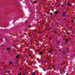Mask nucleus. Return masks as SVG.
<instances>
[{
  "label": "nucleus",
  "mask_w": 75,
  "mask_h": 75,
  "mask_svg": "<svg viewBox=\"0 0 75 75\" xmlns=\"http://www.w3.org/2000/svg\"><path fill=\"white\" fill-rule=\"evenodd\" d=\"M11 47H12V46H11Z\"/></svg>",
  "instance_id": "29"
},
{
  "label": "nucleus",
  "mask_w": 75,
  "mask_h": 75,
  "mask_svg": "<svg viewBox=\"0 0 75 75\" xmlns=\"http://www.w3.org/2000/svg\"><path fill=\"white\" fill-rule=\"evenodd\" d=\"M47 68L48 69H50L51 68V67H47Z\"/></svg>",
  "instance_id": "10"
},
{
  "label": "nucleus",
  "mask_w": 75,
  "mask_h": 75,
  "mask_svg": "<svg viewBox=\"0 0 75 75\" xmlns=\"http://www.w3.org/2000/svg\"><path fill=\"white\" fill-rule=\"evenodd\" d=\"M67 50H69V48H67Z\"/></svg>",
  "instance_id": "24"
},
{
  "label": "nucleus",
  "mask_w": 75,
  "mask_h": 75,
  "mask_svg": "<svg viewBox=\"0 0 75 75\" xmlns=\"http://www.w3.org/2000/svg\"><path fill=\"white\" fill-rule=\"evenodd\" d=\"M32 75H35V73L34 72L33 73H32Z\"/></svg>",
  "instance_id": "8"
},
{
  "label": "nucleus",
  "mask_w": 75,
  "mask_h": 75,
  "mask_svg": "<svg viewBox=\"0 0 75 75\" xmlns=\"http://www.w3.org/2000/svg\"><path fill=\"white\" fill-rule=\"evenodd\" d=\"M27 62V63H28H28H29V64H30V62Z\"/></svg>",
  "instance_id": "18"
},
{
  "label": "nucleus",
  "mask_w": 75,
  "mask_h": 75,
  "mask_svg": "<svg viewBox=\"0 0 75 75\" xmlns=\"http://www.w3.org/2000/svg\"><path fill=\"white\" fill-rule=\"evenodd\" d=\"M39 54H40V55H41V54L42 55V52H40Z\"/></svg>",
  "instance_id": "3"
},
{
  "label": "nucleus",
  "mask_w": 75,
  "mask_h": 75,
  "mask_svg": "<svg viewBox=\"0 0 75 75\" xmlns=\"http://www.w3.org/2000/svg\"><path fill=\"white\" fill-rule=\"evenodd\" d=\"M49 53H51V50L49 51Z\"/></svg>",
  "instance_id": "14"
},
{
  "label": "nucleus",
  "mask_w": 75,
  "mask_h": 75,
  "mask_svg": "<svg viewBox=\"0 0 75 75\" xmlns=\"http://www.w3.org/2000/svg\"><path fill=\"white\" fill-rule=\"evenodd\" d=\"M39 33H41V32H39Z\"/></svg>",
  "instance_id": "25"
},
{
  "label": "nucleus",
  "mask_w": 75,
  "mask_h": 75,
  "mask_svg": "<svg viewBox=\"0 0 75 75\" xmlns=\"http://www.w3.org/2000/svg\"><path fill=\"white\" fill-rule=\"evenodd\" d=\"M67 5L68 6H71V5L69 4H67Z\"/></svg>",
  "instance_id": "13"
},
{
  "label": "nucleus",
  "mask_w": 75,
  "mask_h": 75,
  "mask_svg": "<svg viewBox=\"0 0 75 75\" xmlns=\"http://www.w3.org/2000/svg\"><path fill=\"white\" fill-rule=\"evenodd\" d=\"M68 40L66 39V42H68Z\"/></svg>",
  "instance_id": "12"
},
{
  "label": "nucleus",
  "mask_w": 75,
  "mask_h": 75,
  "mask_svg": "<svg viewBox=\"0 0 75 75\" xmlns=\"http://www.w3.org/2000/svg\"><path fill=\"white\" fill-rule=\"evenodd\" d=\"M10 64V65H11V64H12V62H9Z\"/></svg>",
  "instance_id": "7"
},
{
  "label": "nucleus",
  "mask_w": 75,
  "mask_h": 75,
  "mask_svg": "<svg viewBox=\"0 0 75 75\" xmlns=\"http://www.w3.org/2000/svg\"><path fill=\"white\" fill-rule=\"evenodd\" d=\"M48 60H49V59H48Z\"/></svg>",
  "instance_id": "27"
},
{
  "label": "nucleus",
  "mask_w": 75,
  "mask_h": 75,
  "mask_svg": "<svg viewBox=\"0 0 75 75\" xmlns=\"http://www.w3.org/2000/svg\"><path fill=\"white\" fill-rule=\"evenodd\" d=\"M65 12H64V13H63V17H64V16H65Z\"/></svg>",
  "instance_id": "5"
},
{
  "label": "nucleus",
  "mask_w": 75,
  "mask_h": 75,
  "mask_svg": "<svg viewBox=\"0 0 75 75\" xmlns=\"http://www.w3.org/2000/svg\"><path fill=\"white\" fill-rule=\"evenodd\" d=\"M29 57H31V54H29Z\"/></svg>",
  "instance_id": "16"
},
{
  "label": "nucleus",
  "mask_w": 75,
  "mask_h": 75,
  "mask_svg": "<svg viewBox=\"0 0 75 75\" xmlns=\"http://www.w3.org/2000/svg\"><path fill=\"white\" fill-rule=\"evenodd\" d=\"M61 67H60L59 66V65L58 64H57V65H56V68H57V69H58V68H61Z\"/></svg>",
  "instance_id": "1"
},
{
  "label": "nucleus",
  "mask_w": 75,
  "mask_h": 75,
  "mask_svg": "<svg viewBox=\"0 0 75 75\" xmlns=\"http://www.w3.org/2000/svg\"><path fill=\"white\" fill-rule=\"evenodd\" d=\"M53 14V13H50V15H51V16H52Z\"/></svg>",
  "instance_id": "11"
},
{
  "label": "nucleus",
  "mask_w": 75,
  "mask_h": 75,
  "mask_svg": "<svg viewBox=\"0 0 75 75\" xmlns=\"http://www.w3.org/2000/svg\"><path fill=\"white\" fill-rule=\"evenodd\" d=\"M71 22H74L73 20H72L71 21Z\"/></svg>",
  "instance_id": "15"
},
{
  "label": "nucleus",
  "mask_w": 75,
  "mask_h": 75,
  "mask_svg": "<svg viewBox=\"0 0 75 75\" xmlns=\"http://www.w3.org/2000/svg\"><path fill=\"white\" fill-rule=\"evenodd\" d=\"M55 13L56 14H58V11H55Z\"/></svg>",
  "instance_id": "9"
},
{
  "label": "nucleus",
  "mask_w": 75,
  "mask_h": 75,
  "mask_svg": "<svg viewBox=\"0 0 75 75\" xmlns=\"http://www.w3.org/2000/svg\"><path fill=\"white\" fill-rule=\"evenodd\" d=\"M8 71H7V72H6V73H8Z\"/></svg>",
  "instance_id": "22"
},
{
  "label": "nucleus",
  "mask_w": 75,
  "mask_h": 75,
  "mask_svg": "<svg viewBox=\"0 0 75 75\" xmlns=\"http://www.w3.org/2000/svg\"><path fill=\"white\" fill-rule=\"evenodd\" d=\"M44 51H45V50H44Z\"/></svg>",
  "instance_id": "26"
},
{
  "label": "nucleus",
  "mask_w": 75,
  "mask_h": 75,
  "mask_svg": "<svg viewBox=\"0 0 75 75\" xmlns=\"http://www.w3.org/2000/svg\"><path fill=\"white\" fill-rule=\"evenodd\" d=\"M29 27H30V28H31V26L30 25H29Z\"/></svg>",
  "instance_id": "19"
},
{
  "label": "nucleus",
  "mask_w": 75,
  "mask_h": 75,
  "mask_svg": "<svg viewBox=\"0 0 75 75\" xmlns=\"http://www.w3.org/2000/svg\"><path fill=\"white\" fill-rule=\"evenodd\" d=\"M15 67L16 68H17V66H15Z\"/></svg>",
  "instance_id": "23"
},
{
  "label": "nucleus",
  "mask_w": 75,
  "mask_h": 75,
  "mask_svg": "<svg viewBox=\"0 0 75 75\" xmlns=\"http://www.w3.org/2000/svg\"><path fill=\"white\" fill-rule=\"evenodd\" d=\"M19 55H16V58L17 59H18V58H19Z\"/></svg>",
  "instance_id": "2"
},
{
  "label": "nucleus",
  "mask_w": 75,
  "mask_h": 75,
  "mask_svg": "<svg viewBox=\"0 0 75 75\" xmlns=\"http://www.w3.org/2000/svg\"><path fill=\"white\" fill-rule=\"evenodd\" d=\"M67 35H69V33H67Z\"/></svg>",
  "instance_id": "20"
},
{
  "label": "nucleus",
  "mask_w": 75,
  "mask_h": 75,
  "mask_svg": "<svg viewBox=\"0 0 75 75\" xmlns=\"http://www.w3.org/2000/svg\"><path fill=\"white\" fill-rule=\"evenodd\" d=\"M37 1H34V3L35 4H37Z\"/></svg>",
  "instance_id": "6"
},
{
  "label": "nucleus",
  "mask_w": 75,
  "mask_h": 75,
  "mask_svg": "<svg viewBox=\"0 0 75 75\" xmlns=\"http://www.w3.org/2000/svg\"><path fill=\"white\" fill-rule=\"evenodd\" d=\"M44 71H46V70H45V69H44Z\"/></svg>",
  "instance_id": "17"
},
{
  "label": "nucleus",
  "mask_w": 75,
  "mask_h": 75,
  "mask_svg": "<svg viewBox=\"0 0 75 75\" xmlns=\"http://www.w3.org/2000/svg\"><path fill=\"white\" fill-rule=\"evenodd\" d=\"M10 50V47H8V48L7 49H6V50L8 51L9 50Z\"/></svg>",
  "instance_id": "4"
},
{
  "label": "nucleus",
  "mask_w": 75,
  "mask_h": 75,
  "mask_svg": "<svg viewBox=\"0 0 75 75\" xmlns=\"http://www.w3.org/2000/svg\"><path fill=\"white\" fill-rule=\"evenodd\" d=\"M70 30H71V29Z\"/></svg>",
  "instance_id": "28"
},
{
  "label": "nucleus",
  "mask_w": 75,
  "mask_h": 75,
  "mask_svg": "<svg viewBox=\"0 0 75 75\" xmlns=\"http://www.w3.org/2000/svg\"><path fill=\"white\" fill-rule=\"evenodd\" d=\"M44 62H45H45H46V61L45 60V61H44Z\"/></svg>",
  "instance_id": "21"
}]
</instances>
